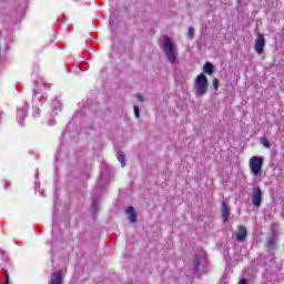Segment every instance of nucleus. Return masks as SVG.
<instances>
[{
	"label": "nucleus",
	"mask_w": 284,
	"mask_h": 284,
	"mask_svg": "<svg viewBox=\"0 0 284 284\" xmlns=\"http://www.w3.org/2000/svg\"><path fill=\"white\" fill-rule=\"evenodd\" d=\"M48 92V87H45V82L43 78L36 77L33 78V97H32V108H33V116H40L41 112L39 111V105H41V95Z\"/></svg>",
	"instance_id": "1"
},
{
	"label": "nucleus",
	"mask_w": 284,
	"mask_h": 284,
	"mask_svg": "<svg viewBox=\"0 0 284 284\" xmlns=\"http://www.w3.org/2000/svg\"><path fill=\"white\" fill-rule=\"evenodd\" d=\"M163 52L168 61L174 65V63H176V57H179V53L176 52V49H174V43L168 37L164 38Z\"/></svg>",
	"instance_id": "2"
},
{
	"label": "nucleus",
	"mask_w": 284,
	"mask_h": 284,
	"mask_svg": "<svg viewBox=\"0 0 284 284\" xmlns=\"http://www.w3.org/2000/svg\"><path fill=\"white\" fill-rule=\"evenodd\" d=\"M194 90L197 98L203 97L207 92V77L205 74L201 73L196 77Z\"/></svg>",
	"instance_id": "3"
},
{
	"label": "nucleus",
	"mask_w": 284,
	"mask_h": 284,
	"mask_svg": "<svg viewBox=\"0 0 284 284\" xmlns=\"http://www.w3.org/2000/svg\"><path fill=\"white\" fill-rule=\"evenodd\" d=\"M250 170L253 176H260L263 172V156H253L250 159Z\"/></svg>",
	"instance_id": "4"
},
{
	"label": "nucleus",
	"mask_w": 284,
	"mask_h": 284,
	"mask_svg": "<svg viewBox=\"0 0 284 284\" xmlns=\"http://www.w3.org/2000/svg\"><path fill=\"white\" fill-rule=\"evenodd\" d=\"M261 203H263V191L261 186H257L252 190V205L253 207H261Z\"/></svg>",
	"instance_id": "5"
},
{
	"label": "nucleus",
	"mask_w": 284,
	"mask_h": 284,
	"mask_svg": "<svg viewBox=\"0 0 284 284\" xmlns=\"http://www.w3.org/2000/svg\"><path fill=\"white\" fill-rule=\"evenodd\" d=\"M28 110H30V105L28 103H23L18 106V123L19 125H23V120L28 116Z\"/></svg>",
	"instance_id": "6"
},
{
	"label": "nucleus",
	"mask_w": 284,
	"mask_h": 284,
	"mask_svg": "<svg viewBox=\"0 0 284 284\" xmlns=\"http://www.w3.org/2000/svg\"><path fill=\"white\" fill-rule=\"evenodd\" d=\"M205 263H206L205 254L201 253L195 255L193 260L194 272H201V268L205 265Z\"/></svg>",
	"instance_id": "7"
},
{
	"label": "nucleus",
	"mask_w": 284,
	"mask_h": 284,
	"mask_svg": "<svg viewBox=\"0 0 284 284\" xmlns=\"http://www.w3.org/2000/svg\"><path fill=\"white\" fill-rule=\"evenodd\" d=\"M263 50H265V37L263 33H257L255 40V52H257V54H263Z\"/></svg>",
	"instance_id": "8"
},
{
	"label": "nucleus",
	"mask_w": 284,
	"mask_h": 284,
	"mask_svg": "<svg viewBox=\"0 0 284 284\" xmlns=\"http://www.w3.org/2000/svg\"><path fill=\"white\" fill-rule=\"evenodd\" d=\"M110 174V171L104 170L99 178V181L97 183V190H103L105 185L109 183L108 176Z\"/></svg>",
	"instance_id": "9"
},
{
	"label": "nucleus",
	"mask_w": 284,
	"mask_h": 284,
	"mask_svg": "<svg viewBox=\"0 0 284 284\" xmlns=\"http://www.w3.org/2000/svg\"><path fill=\"white\" fill-rule=\"evenodd\" d=\"M51 110H52V116H57V114H59V112H61V110H63V103H61V101L59 100V98H55L52 102H51Z\"/></svg>",
	"instance_id": "10"
},
{
	"label": "nucleus",
	"mask_w": 284,
	"mask_h": 284,
	"mask_svg": "<svg viewBox=\"0 0 284 284\" xmlns=\"http://www.w3.org/2000/svg\"><path fill=\"white\" fill-rule=\"evenodd\" d=\"M49 284H63V273L61 271L52 273Z\"/></svg>",
	"instance_id": "11"
},
{
	"label": "nucleus",
	"mask_w": 284,
	"mask_h": 284,
	"mask_svg": "<svg viewBox=\"0 0 284 284\" xmlns=\"http://www.w3.org/2000/svg\"><path fill=\"white\" fill-rule=\"evenodd\" d=\"M247 239V229L243 225L239 226V231L236 233V241L243 243Z\"/></svg>",
	"instance_id": "12"
},
{
	"label": "nucleus",
	"mask_w": 284,
	"mask_h": 284,
	"mask_svg": "<svg viewBox=\"0 0 284 284\" xmlns=\"http://www.w3.org/2000/svg\"><path fill=\"white\" fill-rule=\"evenodd\" d=\"M222 219L224 223L230 221V206L225 202H222Z\"/></svg>",
	"instance_id": "13"
},
{
	"label": "nucleus",
	"mask_w": 284,
	"mask_h": 284,
	"mask_svg": "<svg viewBox=\"0 0 284 284\" xmlns=\"http://www.w3.org/2000/svg\"><path fill=\"white\" fill-rule=\"evenodd\" d=\"M125 214L131 223H136V212L134 211L133 206H129L125 210Z\"/></svg>",
	"instance_id": "14"
},
{
	"label": "nucleus",
	"mask_w": 284,
	"mask_h": 284,
	"mask_svg": "<svg viewBox=\"0 0 284 284\" xmlns=\"http://www.w3.org/2000/svg\"><path fill=\"white\" fill-rule=\"evenodd\" d=\"M276 241H277L276 233L273 232V235L271 237H268V241H267L270 250H275Z\"/></svg>",
	"instance_id": "15"
},
{
	"label": "nucleus",
	"mask_w": 284,
	"mask_h": 284,
	"mask_svg": "<svg viewBox=\"0 0 284 284\" xmlns=\"http://www.w3.org/2000/svg\"><path fill=\"white\" fill-rule=\"evenodd\" d=\"M203 70L206 74H214V64L206 62Z\"/></svg>",
	"instance_id": "16"
},
{
	"label": "nucleus",
	"mask_w": 284,
	"mask_h": 284,
	"mask_svg": "<svg viewBox=\"0 0 284 284\" xmlns=\"http://www.w3.org/2000/svg\"><path fill=\"white\" fill-rule=\"evenodd\" d=\"M118 156V161L121 163L122 168H125L126 165V160H125V154H123V152H118L116 154Z\"/></svg>",
	"instance_id": "17"
},
{
	"label": "nucleus",
	"mask_w": 284,
	"mask_h": 284,
	"mask_svg": "<svg viewBox=\"0 0 284 284\" xmlns=\"http://www.w3.org/2000/svg\"><path fill=\"white\" fill-rule=\"evenodd\" d=\"M260 143L266 148V150H270L272 148V144L270 143V140L267 138L263 136L260 139Z\"/></svg>",
	"instance_id": "18"
},
{
	"label": "nucleus",
	"mask_w": 284,
	"mask_h": 284,
	"mask_svg": "<svg viewBox=\"0 0 284 284\" xmlns=\"http://www.w3.org/2000/svg\"><path fill=\"white\" fill-rule=\"evenodd\" d=\"M92 210H97L99 207V202L97 200V196L92 195V203H91Z\"/></svg>",
	"instance_id": "19"
},
{
	"label": "nucleus",
	"mask_w": 284,
	"mask_h": 284,
	"mask_svg": "<svg viewBox=\"0 0 284 284\" xmlns=\"http://www.w3.org/2000/svg\"><path fill=\"white\" fill-rule=\"evenodd\" d=\"M187 37H189V39H192L194 37V28H192V27L189 28Z\"/></svg>",
	"instance_id": "20"
},
{
	"label": "nucleus",
	"mask_w": 284,
	"mask_h": 284,
	"mask_svg": "<svg viewBox=\"0 0 284 284\" xmlns=\"http://www.w3.org/2000/svg\"><path fill=\"white\" fill-rule=\"evenodd\" d=\"M213 88L214 90H219V79H213Z\"/></svg>",
	"instance_id": "21"
},
{
	"label": "nucleus",
	"mask_w": 284,
	"mask_h": 284,
	"mask_svg": "<svg viewBox=\"0 0 284 284\" xmlns=\"http://www.w3.org/2000/svg\"><path fill=\"white\" fill-rule=\"evenodd\" d=\"M4 274H6V280L3 284H10V275L8 274V271H6Z\"/></svg>",
	"instance_id": "22"
},
{
	"label": "nucleus",
	"mask_w": 284,
	"mask_h": 284,
	"mask_svg": "<svg viewBox=\"0 0 284 284\" xmlns=\"http://www.w3.org/2000/svg\"><path fill=\"white\" fill-rule=\"evenodd\" d=\"M134 114H135V118L139 119L140 114H139V106L138 105H134Z\"/></svg>",
	"instance_id": "23"
},
{
	"label": "nucleus",
	"mask_w": 284,
	"mask_h": 284,
	"mask_svg": "<svg viewBox=\"0 0 284 284\" xmlns=\"http://www.w3.org/2000/svg\"><path fill=\"white\" fill-rule=\"evenodd\" d=\"M237 284H247V278H241Z\"/></svg>",
	"instance_id": "24"
},
{
	"label": "nucleus",
	"mask_w": 284,
	"mask_h": 284,
	"mask_svg": "<svg viewBox=\"0 0 284 284\" xmlns=\"http://www.w3.org/2000/svg\"><path fill=\"white\" fill-rule=\"evenodd\" d=\"M110 28H111V30L114 28V19H112V17H111V20H110Z\"/></svg>",
	"instance_id": "25"
},
{
	"label": "nucleus",
	"mask_w": 284,
	"mask_h": 284,
	"mask_svg": "<svg viewBox=\"0 0 284 284\" xmlns=\"http://www.w3.org/2000/svg\"><path fill=\"white\" fill-rule=\"evenodd\" d=\"M8 187H10V182L7 181V182L4 183V190H8Z\"/></svg>",
	"instance_id": "26"
},
{
	"label": "nucleus",
	"mask_w": 284,
	"mask_h": 284,
	"mask_svg": "<svg viewBox=\"0 0 284 284\" xmlns=\"http://www.w3.org/2000/svg\"><path fill=\"white\" fill-rule=\"evenodd\" d=\"M54 123H57L54 120L49 121V125H54Z\"/></svg>",
	"instance_id": "27"
},
{
	"label": "nucleus",
	"mask_w": 284,
	"mask_h": 284,
	"mask_svg": "<svg viewBox=\"0 0 284 284\" xmlns=\"http://www.w3.org/2000/svg\"><path fill=\"white\" fill-rule=\"evenodd\" d=\"M138 100L143 101V95L138 94Z\"/></svg>",
	"instance_id": "28"
},
{
	"label": "nucleus",
	"mask_w": 284,
	"mask_h": 284,
	"mask_svg": "<svg viewBox=\"0 0 284 284\" xmlns=\"http://www.w3.org/2000/svg\"><path fill=\"white\" fill-rule=\"evenodd\" d=\"M80 70H82V72H85V70H88V68H83V65H82V67H80Z\"/></svg>",
	"instance_id": "29"
},
{
	"label": "nucleus",
	"mask_w": 284,
	"mask_h": 284,
	"mask_svg": "<svg viewBox=\"0 0 284 284\" xmlns=\"http://www.w3.org/2000/svg\"><path fill=\"white\" fill-rule=\"evenodd\" d=\"M0 254L3 255V250L0 248Z\"/></svg>",
	"instance_id": "30"
},
{
	"label": "nucleus",
	"mask_w": 284,
	"mask_h": 284,
	"mask_svg": "<svg viewBox=\"0 0 284 284\" xmlns=\"http://www.w3.org/2000/svg\"><path fill=\"white\" fill-rule=\"evenodd\" d=\"M37 187H39V183H36V190H37Z\"/></svg>",
	"instance_id": "31"
},
{
	"label": "nucleus",
	"mask_w": 284,
	"mask_h": 284,
	"mask_svg": "<svg viewBox=\"0 0 284 284\" xmlns=\"http://www.w3.org/2000/svg\"><path fill=\"white\" fill-rule=\"evenodd\" d=\"M75 116H79V112H78V113H75Z\"/></svg>",
	"instance_id": "32"
}]
</instances>
